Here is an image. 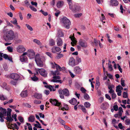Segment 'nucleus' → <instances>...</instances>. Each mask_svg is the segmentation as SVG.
I'll return each instance as SVG.
<instances>
[{"label": "nucleus", "mask_w": 130, "mask_h": 130, "mask_svg": "<svg viewBox=\"0 0 130 130\" xmlns=\"http://www.w3.org/2000/svg\"><path fill=\"white\" fill-rule=\"evenodd\" d=\"M7 97L3 94H0V100H2L4 101L5 100H7Z\"/></svg>", "instance_id": "nucleus-24"}, {"label": "nucleus", "mask_w": 130, "mask_h": 130, "mask_svg": "<svg viewBox=\"0 0 130 130\" xmlns=\"http://www.w3.org/2000/svg\"><path fill=\"white\" fill-rule=\"evenodd\" d=\"M20 95L22 98L26 97L27 96V91L26 90L22 91L20 94Z\"/></svg>", "instance_id": "nucleus-17"}, {"label": "nucleus", "mask_w": 130, "mask_h": 130, "mask_svg": "<svg viewBox=\"0 0 130 130\" xmlns=\"http://www.w3.org/2000/svg\"><path fill=\"white\" fill-rule=\"evenodd\" d=\"M28 56L30 59H32V50H28Z\"/></svg>", "instance_id": "nucleus-21"}, {"label": "nucleus", "mask_w": 130, "mask_h": 130, "mask_svg": "<svg viewBox=\"0 0 130 130\" xmlns=\"http://www.w3.org/2000/svg\"><path fill=\"white\" fill-rule=\"evenodd\" d=\"M11 126L12 127V129L13 130L14 129V127L17 130H18L19 128V127L18 126L17 124L15 123L12 124Z\"/></svg>", "instance_id": "nucleus-29"}, {"label": "nucleus", "mask_w": 130, "mask_h": 130, "mask_svg": "<svg viewBox=\"0 0 130 130\" xmlns=\"http://www.w3.org/2000/svg\"><path fill=\"white\" fill-rule=\"evenodd\" d=\"M7 49L9 52H12L13 51V48L11 47L8 46L7 47Z\"/></svg>", "instance_id": "nucleus-44"}, {"label": "nucleus", "mask_w": 130, "mask_h": 130, "mask_svg": "<svg viewBox=\"0 0 130 130\" xmlns=\"http://www.w3.org/2000/svg\"><path fill=\"white\" fill-rule=\"evenodd\" d=\"M33 41L37 44L38 45L40 46L42 45V43L38 39H34L33 40Z\"/></svg>", "instance_id": "nucleus-25"}, {"label": "nucleus", "mask_w": 130, "mask_h": 130, "mask_svg": "<svg viewBox=\"0 0 130 130\" xmlns=\"http://www.w3.org/2000/svg\"><path fill=\"white\" fill-rule=\"evenodd\" d=\"M35 70L36 71V73H34V75L33 76V81L37 82L39 78L37 76L38 75V73L36 69L35 68Z\"/></svg>", "instance_id": "nucleus-14"}, {"label": "nucleus", "mask_w": 130, "mask_h": 130, "mask_svg": "<svg viewBox=\"0 0 130 130\" xmlns=\"http://www.w3.org/2000/svg\"><path fill=\"white\" fill-rule=\"evenodd\" d=\"M81 70V69L79 67H76L74 69V72L77 74L80 73Z\"/></svg>", "instance_id": "nucleus-16"}, {"label": "nucleus", "mask_w": 130, "mask_h": 130, "mask_svg": "<svg viewBox=\"0 0 130 130\" xmlns=\"http://www.w3.org/2000/svg\"><path fill=\"white\" fill-rule=\"evenodd\" d=\"M82 15V13H78L75 14L74 15V16L76 18L79 17H80Z\"/></svg>", "instance_id": "nucleus-51"}, {"label": "nucleus", "mask_w": 130, "mask_h": 130, "mask_svg": "<svg viewBox=\"0 0 130 130\" xmlns=\"http://www.w3.org/2000/svg\"><path fill=\"white\" fill-rule=\"evenodd\" d=\"M58 72V71L56 70L55 71L53 72V71H52V75H53L55 76V75H56V74H57V75H58L59 73Z\"/></svg>", "instance_id": "nucleus-46"}, {"label": "nucleus", "mask_w": 130, "mask_h": 130, "mask_svg": "<svg viewBox=\"0 0 130 130\" xmlns=\"http://www.w3.org/2000/svg\"><path fill=\"white\" fill-rule=\"evenodd\" d=\"M11 109L10 108H9L7 109V117L6 118V119L9 122H11L13 120L11 117Z\"/></svg>", "instance_id": "nucleus-7"}, {"label": "nucleus", "mask_w": 130, "mask_h": 130, "mask_svg": "<svg viewBox=\"0 0 130 130\" xmlns=\"http://www.w3.org/2000/svg\"><path fill=\"white\" fill-rule=\"evenodd\" d=\"M94 42L95 43V46H97L98 45L99 43L98 41H97V40L96 39H94Z\"/></svg>", "instance_id": "nucleus-50"}, {"label": "nucleus", "mask_w": 130, "mask_h": 130, "mask_svg": "<svg viewBox=\"0 0 130 130\" xmlns=\"http://www.w3.org/2000/svg\"><path fill=\"white\" fill-rule=\"evenodd\" d=\"M18 81L14 80H11L10 81V83L14 85H16Z\"/></svg>", "instance_id": "nucleus-36"}, {"label": "nucleus", "mask_w": 130, "mask_h": 130, "mask_svg": "<svg viewBox=\"0 0 130 130\" xmlns=\"http://www.w3.org/2000/svg\"><path fill=\"white\" fill-rule=\"evenodd\" d=\"M9 77L10 78L14 80H18L20 79V76L18 74L12 73L10 74Z\"/></svg>", "instance_id": "nucleus-6"}, {"label": "nucleus", "mask_w": 130, "mask_h": 130, "mask_svg": "<svg viewBox=\"0 0 130 130\" xmlns=\"http://www.w3.org/2000/svg\"><path fill=\"white\" fill-rule=\"evenodd\" d=\"M122 78L121 79V84L122 85V86L123 87H124L125 86V83H124V80H122Z\"/></svg>", "instance_id": "nucleus-55"}, {"label": "nucleus", "mask_w": 130, "mask_h": 130, "mask_svg": "<svg viewBox=\"0 0 130 130\" xmlns=\"http://www.w3.org/2000/svg\"><path fill=\"white\" fill-rule=\"evenodd\" d=\"M64 109L65 110H68L69 109V108L68 107V105H65L64 107H62L61 108V109L63 110H64Z\"/></svg>", "instance_id": "nucleus-39"}, {"label": "nucleus", "mask_w": 130, "mask_h": 130, "mask_svg": "<svg viewBox=\"0 0 130 130\" xmlns=\"http://www.w3.org/2000/svg\"><path fill=\"white\" fill-rule=\"evenodd\" d=\"M125 124L126 125H128L130 124V119H127L125 120Z\"/></svg>", "instance_id": "nucleus-41"}, {"label": "nucleus", "mask_w": 130, "mask_h": 130, "mask_svg": "<svg viewBox=\"0 0 130 130\" xmlns=\"http://www.w3.org/2000/svg\"><path fill=\"white\" fill-rule=\"evenodd\" d=\"M84 105L85 107L87 108H88L90 107L91 104L89 102H86L85 103Z\"/></svg>", "instance_id": "nucleus-31"}, {"label": "nucleus", "mask_w": 130, "mask_h": 130, "mask_svg": "<svg viewBox=\"0 0 130 130\" xmlns=\"http://www.w3.org/2000/svg\"><path fill=\"white\" fill-rule=\"evenodd\" d=\"M61 22L65 27L67 29L69 28L70 25L71 24V22L70 20L67 17H64L62 18Z\"/></svg>", "instance_id": "nucleus-5"}, {"label": "nucleus", "mask_w": 130, "mask_h": 130, "mask_svg": "<svg viewBox=\"0 0 130 130\" xmlns=\"http://www.w3.org/2000/svg\"><path fill=\"white\" fill-rule=\"evenodd\" d=\"M120 9L121 10V12L122 13H123V11H124V10L123 9V7L122 5H120Z\"/></svg>", "instance_id": "nucleus-59"}, {"label": "nucleus", "mask_w": 130, "mask_h": 130, "mask_svg": "<svg viewBox=\"0 0 130 130\" xmlns=\"http://www.w3.org/2000/svg\"><path fill=\"white\" fill-rule=\"evenodd\" d=\"M80 106L81 108V110L84 113H85L86 112V108L82 105H78V107Z\"/></svg>", "instance_id": "nucleus-33"}, {"label": "nucleus", "mask_w": 130, "mask_h": 130, "mask_svg": "<svg viewBox=\"0 0 130 130\" xmlns=\"http://www.w3.org/2000/svg\"><path fill=\"white\" fill-rule=\"evenodd\" d=\"M44 93L46 95H48L50 93V91L47 90H45L44 91Z\"/></svg>", "instance_id": "nucleus-64"}, {"label": "nucleus", "mask_w": 130, "mask_h": 130, "mask_svg": "<svg viewBox=\"0 0 130 130\" xmlns=\"http://www.w3.org/2000/svg\"><path fill=\"white\" fill-rule=\"evenodd\" d=\"M112 98V99H115L116 97V95L114 93L111 94Z\"/></svg>", "instance_id": "nucleus-62"}, {"label": "nucleus", "mask_w": 130, "mask_h": 130, "mask_svg": "<svg viewBox=\"0 0 130 130\" xmlns=\"http://www.w3.org/2000/svg\"><path fill=\"white\" fill-rule=\"evenodd\" d=\"M44 87L47 88L49 89L50 87L53 88L54 87V86H52L50 85H45L44 86Z\"/></svg>", "instance_id": "nucleus-54"}, {"label": "nucleus", "mask_w": 130, "mask_h": 130, "mask_svg": "<svg viewBox=\"0 0 130 130\" xmlns=\"http://www.w3.org/2000/svg\"><path fill=\"white\" fill-rule=\"evenodd\" d=\"M63 55L62 54H60L56 56L57 58L58 59H59L60 58H62L63 56Z\"/></svg>", "instance_id": "nucleus-43"}, {"label": "nucleus", "mask_w": 130, "mask_h": 130, "mask_svg": "<svg viewBox=\"0 0 130 130\" xmlns=\"http://www.w3.org/2000/svg\"><path fill=\"white\" fill-rule=\"evenodd\" d=\"M78 44L81 47H86L88 46L87 43L84 40L80 39L78 42Z\"/></svg>", "instance_id": "nucleus-9"}, {"label": "nucleus", "mask_w": 130, "mask_h": 130, "mask_svg": "<svg viewBox=\"0 0 130 130\" xmlns=\"http://www.w3.org/2000/svg\"><path fill=\"white\" fill-rule=\"evenodd\" d=\"M14 20L13 21H11L12 23L14 25H17L18 24L17 19L16 18H14Z\"/></svg>", "instance_id": "nucleus-53"}, {"label": "nucleus", "mask_w": 130, "mask_h": 130, "mask_svg": "<svg viewBox=\"0 0 130 130\" xmlns=\"http://www.w3.org/2000/svg\"><path fill=\"white\" fill-rule=\"evenodd\" d=\"M54 63L55 64L56 70L58 71H61L62 68L61 67L59 66L56 64L55 63Z\"/></svg>", "instance_id": "nucleus-28"}, {"label": "nucleus", "mask_w": 130, "mask_h": 130, "mask_svg": "<svg viewBox=\"0 0 130 130\" xmlns=\"http://www.w3.org/2000/svg\"><path fill=\"white\" fill-rule=\"evenodd\" d=\"M58 40L57 42V45L59 46L62 45V41L61 39L60 38H58L57 39Z\"/></svg>", "instance_id": "nucleus-23"}, {"label": "nucleus", "mask_w": 130, "mask_h": 130, "mask_svg": "<svg viewBox=\"0 0 130 130\" xmlns=\"http://www.w3.org/2000/svg\"><path fill=\"white\" fill-rule=\"evenodd\" d=\"M34 125L35 127L38 128H42L40 123H39V124H34Z\"/></svg>", "instance_id": "nucleus-40"}, {"label": "nucleus", "mask_w": 130, "mask_h": 130, "mask_svg": "<svg viewBox=\"0 0 130 130\" xmlns=\"http://www.w3.org/2000/svg\"><path fill=\"white\" fill-rule=\"evenodd\" d=\"M80 91L84 93H85V92L86 91V90L84 89L83 87H82L80 88Z\"/></svg>", "instance_id": "nucleus-49"}, {"label": "nucleus", "mask_w": 130, "mask_h": 130, "mask_svg": "<svg viewBox=\"0 0 130 130\" xmlns=\"http://www.w3.org/2000/svg\"><path fill=\"white\" fill-rule=\"evenodd\" d=\"M69 38L71 39V40L74 44H75L77 42V41L75 39L74 36H70Z\"/></svg>", "instance_id": "nucleus-30"}, {"label": "nucleus", "mask_w": 130, "mask_h": 130, "mask_svg": "<svg viewBox=\"0 0 130 130\" xmlns=\"http://www.w3.org/2000/svg\"><path fill=\"white\" fill-rule=\"evenodd\" d=\"M49 44L50 45L53 46L55 44V42L52 39H50L49 41Z\"/></svg>", "instance_id": "nucleus-27"}, {"label": "nucleus", "mask_w": 130, "mask_h": 130, "mask_svg": "<svg viewBox=\"0 0 130 130\" xmlns=\"http://www.w3.org/2000/svg\"><path fill=\"white\" fill-rule=\"evenodd\" d=\"M108 64V68L109 69L110 71H111L112 70V65L111 64H110L109 63Z\"/></svg>", "instance_id": "nucleus-47"}, {"label": "nucleus", "mask_w": 130, "mask_h": 130, "mask_svg": "<svg viewBox=\"0 0 130 130\" xmlns=\"http://www.w3.org/2000/svg\"><path fill=\"white\" fill-rule=\"evenodd\" d=\"M118 114L120 117H121L122 115V112H123V110L122 108L121 107H120L118 109Z\"/></svg>", "instance_id": "nucleus-26"}, {"label": "nucleus", "mask_w": 130, "mask_h": 130, "mask_svg": "<svg viewBox=\"0 0 130 130\" xmlns=\"http://www.w3.org/2000/svg\"><path fill=\"white\" fill-rule=\"evenodd\" d=\"M41 101L40 100H35L34 101V103L37 104H39L41 103Z\"/></svg>", "instance_id": "nucleus-52"}, {"label": "nucleus", "mask_w": 130, "mask_h": 130, "mask_svg": "<svg viewBox=\"0 0 130 130\" xmlns=\"http://www.w3.org/2000/svg\"><path fill=\"white\" fill-rule=\"evenodd\" d=\"M84 97L85 99L86 100H89L90 97L88 95L87 93H85L84 95Z\"/></svg>", "instance_id": "nucleus-32"}, {"label": "nucleus", "mask_w": 130, "mask_h": 130, "mask_svg": "<svg viewBox=\"0 0 130 130\" xmlns=\"http://www.w3.org/2000/svg\"><path fill=\"white\" fill-rule=\"evenodd\" d=\"M34 96L35 98L38 99H40L42 98V95L40 94L36 93L34 94Z\"/></svg>", "instance_id": "nucleus-19"}, {"label": "nucleus", "mask_w": 130, "mask_h": 130, "mask_svg": "<svg viewBox=\"0 0 130 130\" xmlns=\"http://www.w3.org/2000/svg\"><path fill=\"white\" fill-rule=\"evenodd\" d=\"M117 65L118 69L120 72L121 73H122V69L121 68L120 66L118 63L117 64Z\"/></svg>", "instance_id": "nucleus-57"}, {"label": "nucleus", "mask_w": 130, "mask_h": 130, "mask_svg": "<svg viewBox=\"0 0 130 130\" xmlns=\"http://www.w3.org/2000/svg\"><path fill=\"white\" fill-rule=\"evenodd\" d=\"M18 119L21 122H24V119L21 116L19 117H18Z\"/></svg>", "instance_id": "nucleus-48"}, {"label": "nucleus", "mask_w": 130, "mask_h": 130, "mask_svg": "<svg viewBox=\"0 0 130 130\" xmlns=\"http://www.w3.org/2000/svg\"><path fill=\"white\" fill-rule=\"evenodd\" d=\"M58 92L60 94V97L61 99L64 98V95L68 96L70 95L69 91L67 88L64 89L63 90L59 89L58 90Z\"/></svg>", "instance_id": "nucleus-4"}, {"label": "nucleus", "mask_w": 130, "mask_h": 130, "mask_svg": "<svg viewBox=\"0 0 130 130\" xmlns=\"http://www.w3.org/2000/svg\"><path fill=\"white\" fill-rule=\"evenodd\" d=\"M13 99H11L9 101H5L4 102V105H6V104H10L13 102Z\"/></svg>", "instance_id": "nucleus-35"}, {"label": "nucleus", "mask_w": 130, "mask_h": 130, "mask_svg": "<svg viewBox=\"0 0 130 130\" xmlns=\"http://www.w3.org/2000/svg\"><path fill=\"white\" fill-rule=\"evenodd\" d=\"M68 4L69 6V8L74 12L79 11L80 10V7L77 5H74L72 6L71 0H67Z\"/></svg>", "instance_id": "nucleus-3"}, {"label": "nucleus", "mask_w": 130, "mask_h": 130, "mask_svg": "<svg viewBox=\"0 0 130 130\" xmlns=\"http://www.w3.org/2000/svg\"><path fill=\"white\" fill-rule=\"evenodd\" d=\"M69 102L71 104L73 105H75L77 104V101L76 99L73 98L71 100H69Z\"/></svg>", "instance_id": "nucleus-18"}, {"label": "nucleus", "mask_w": 130, "mask_h": 130, "mask_svg": "<svg viewBox=\"0 0 130 130\" xmlns=\"http://www.w3.org/2000/svg\"><path fill=\"white\" fill-rule=\"evenodd\" d=\"M50 102L52 104L56 106H59L61 104L58 101L55 99H51L50 100Z\"/></svg>", "instance_id": "nucleus-8"}, {"label": "nucleus", "mask_w": 130, "mask_h": 130, "mask_svg": "<svg viewBox=\"0 0 130 130\" xmlns=\"http://www.w3.org/2000/svg\"><path fill=\"white\" fill-rule=\"evenodd\" d=\"M63 4V1H58L57 3V6L58 8H59L61 7L62 6Z\"/></svg>", "instance_id": "nucleus-22"}, {"label": "nucleus", "mask_w": 130, "mask_h": 130, "mask_svg": "<svg viewBox=\"0 0 130 130\" xmlns=\"http://www.w3.org/2000/svg\"><path fill=\"white\" fill-rule=\"evenodd\" d=\"M16 50L18 52L22 53L25 51L26 49L23 46L20 45L17 47Z\"/></svg>", "instance_id": "nucleus-10"}, {"label": "nucleus", "mask_w": 130, "mask_h": 130, "mask_svg": "<svg viewBox=\"0 0 130 130\" xmlns=\"http://www.w3.org/2000/svg\"><path fill=\"white\" fill-rule=\"evenodd\" d=\"M0 115H2L3 116L7 115V111L6 109L2 107H0Z\"/></svg>", "instance_id": "nucleus-12"}, {"label": "nucleus", "mask_w": 130, "mask_h": 130, "mask_svg": "<svg viewBox=\"0 0 130 130\" xmlns=\"http://www.w3.org/2000/svg\"><path fill=\"white\" fill-rule=\"evenodd\" d=\"M113 108L114 110L117 111L118 109V106L117 105H114L113 106Z\"/></svg>", "instance_id": "nucleus-58"}, {"label": "nucleus", "mask_w": 130, "mask_h": 130, "mask_svg": "<svg viewBox=\"0 0 130 130\" xmlns=\"http://www.w3.org/2000/svg\"><path fill=\"white\" fill-rule=\"evenodd\" d=\"M106 98L107 99L110 100H111V98L110 96L107 94H106L105 95Z\"/></svg>", "instance_id": "nucleus-60"}, {"label": "nucleus", "mask_w": 130, "mask_h": 130, "mask_svg": "<svg viewBox=\"0 0 130 130\" xmlns=\"http://www.w3.org/2000/svg\"><path fill=\"white\" fill-rule=\"evenodd\" d=\"M69 64L72 67L74 66L75 65V60L73 57H71L70 58L69 61Z\"/></svg>", "instance_id": "nucleus-13"}, {"label": "nucleus", "mask_w": 130, "mask_h": 130, "mask_svg": "<svg viewBox=\"0 0 130 130\" xmlns=\"http://www.w3.org/2000/svg\"><path fill=\"white\" fill-rule=\"evenodd\" d=\"M120 87H121V86L120 85H119L116 87V92H117L119 91H121L120 89L119 88Z\"/></svg>", "instance_id": "nucleus-56"}, {"label": "nucleus", "mask_w": 130, "mask_h": 130, "mask_svg": "<svg viewBox=\"0 0 130 130\" xmlns=\"http://www.w3.org/2000/svg\"><path fill=\"white\" fill-rule=\"evenodd\" d=\"M26 124L28 127L29 130H32V126L30 123H27Z\"/></svg>", "instance_id": "nucleus-38"}, {"label": "nucleus", "mask_w": 130, "mask_h": 130, "mask_svg": "<svg viewBox=\"0 0 130 130\" xmlns=\"http://www.w3.org/2000/svg\"><path fill=\"white\" fill-rule=\"evenodd\" d=\"M100 83L99 81V80H98H98H96V86L95 87L96 88V89H98L99 86H100Z\"/></svg>", "instance_id": "nucleus-34"}, {"label": "nucleus", "mask_w": 130, "mask_h": 130, "mask_svg": "<svg viewBox=\"0 0 130 130\" xmlns=\"http://www.w3.org/2000/svg\"><path fill=\"white\" fill-rule=\"evenodd\" d=\"M53 78L56 79H60L61 78L60 76L57 75H55L53 77Z\"/></svg>", "instance_id": "nucleus-63"}, {"label": "nucleus", "mask_w": 130, "mask_h": 130, "mask_svg": "<svg viewBox=\"0 0 130 130\" xmlns=\"http://www.w3.org/2000/svg\"><path fill=\"white\" fill-rule=\"evenodd\" d=\"M14 37V32L12 30L6 31L3 36V38L7 42H9L12 40Z\"/></svg>", "instance_id": "nucleus-2"}, {"label": "nucleus", "mask_w": 130, "mask_h": 130, "mask_svg": "<svg viewBox=\"0 0 130 130\" xmlns=\"http://www.w3.org/2000/svg\"><path fill=\"white\" fill-rule=\"evenodd\" d=\"M26 26L27 27V28L30 30L32 31V27L29 25L28 24H26Z\"/></svg>", "instance_id": "nucleus-45"}, {"label": "nucleus", "mask_w": 130, "mask_h": 130, "mask_svg": "<svg viewBox=\"0 0 130 130\" xmlns=\"http://www.w3.org/2000/svg\"><path fill=\"white\" fill-rule=\"evenodd\" d=\"M38 71L39 72L40 74L42 76L45 77L47 76V74L46 72V71L44 69L41 68L40 69H38Z\"/></svg>", "instance_id": "nucleus-11"}, {"label": "nucleus", "mask_w": 130, "mask_h": 130, "mask_svg": "<svg viewBox=\"0 0 130 130\" xmlns=\"http://www.w3.org/2000/svg\"><path fill=\"white\" fill-rule=\"evenodd\" d=\"M58 34L60 37H62L63 35L62 31L60 30L58 31Z\"/></svg>", "instance_id": "nucleus-37"}, {"label": "nucleus", "mask_w": 130, "mask_h": 130, "mask_svg": "<svg viewBox=\"0 0 130 130\" xmlns=\"http://www.w3.org/2000/svg\"><path fill=\"white\" fill-rule=\"evenodd\" d=\"M27 60V58L26 56L21 55L20 57V60L22 62H26Z\"/></svg>", "instance_id": "nucleus-20"}, {"label": "nucleus", "mask_w": 130, "mask_h": 130, "mask_svg": "<svg viewBox=\"0 0 130 130\" xmlns=\"http://www.w3.org/2000/svg\"><path fill=\"white\" fill-rule=\"evenodd\" d=\"M127 92H124L123 93V97L124 98H126L128 97Z\"/></svg>", "instance_id": "nucleus-42"}, {"label": "nucleus", "mask_w": 130, "mask_h": 130, "mask_svg": "<svg viewBox=\"0 0 130 130\" xmlns=\"http://www.w3.org/2000/svg\"><path fill=\"white\" fill-rule=\"evenodd\" d=\"M45 16H46L48 15V13L47 12H45L42 10L40 11Z\"/></svg>", "instance_id": "nucleus-61"}, {"label": "nucleus", "mask_w": 130, "mask_h": 130, "mask_svg": "<svg viewBox=\"0 0 130 130\" xmlns=\"http://www.w3.org/2000/svg\"><path fill=\"white\" fill-rule=\"evenodd\" d=\"M110 5L116 6L119 4L118 2L116 0H111L110 1Z\"/></svg>", "instance_id": "nucleus-15"}, {"label": "nucleus", "mask_w": 130, "mask_h": 130, "mask_svg": "<svg viewBox=\"0 0 130 130\" xmlns=\"http://www.w3.org/2000/svg\"><path fill=\"white\" fill-rule=\"evenodd\" d=\"M35 60L37 65L39 67H42L45 65V59L43 57H40L38 54H36Z\"/></svg>", "instance_id": "nucleus-1"}]
</instances>
